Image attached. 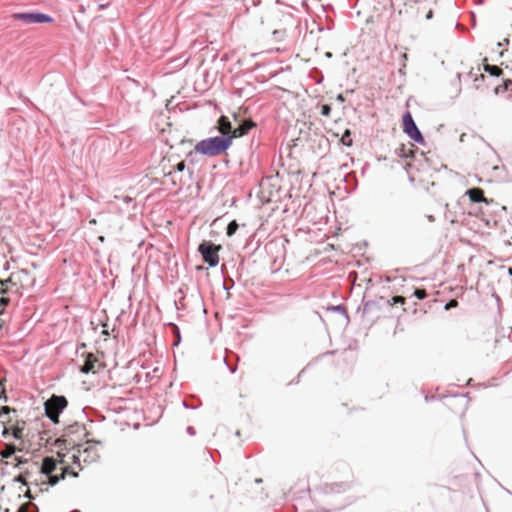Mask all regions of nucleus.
<instances>
[{
  "instance_id": "55",
  "label": "nucleus",
  "mask_w": 512,
  "mask_h": 512,
  "mask_svg": "<svg viewBox=\"0 0 512 512\" xmlns=\"http://www.w3.org/2000/svg\"><path fill=\"white\" fill-rule=\"evenodd\" d=\"M401 58H402L404 61H406V60H407V58H408V57H407V54H406V53H403V54L401 55Z\"/></svg>"
},
{
  "instance_id": "1",
  "label": "nucleus",
  "mask_w": 512,
  "mask_h": 512,
  "mask_svg": "<svg viewBox=\"0 0 512 512\" xmlns=\"http://www.w3.org/2000/svg\"><path fill=\"white\" fill-rule=\"evenodd\" d=\"M233 140L234 135L227 132L207 137L196 143V152H200L206 158L217 157L227 152L232 146Z\"/></svg>"
},
{
  "instance_id": "11",
  "label": "nucleus",
  "mask_w": 512,
  "mask_h": 512,
  "mask_svg": "<svg viewBox=\"0 0 512 512\" xmlns=\"http://www.w3.org/2000/svg\"><path fill=\"white\" fill-rule=\"evenodd\" d=\"M202 157L203 156L201 155L200 152H196V144L194 145V148L186 154L185 161L188 162L187 171L189 173L190 178H192L194 174L193 170L191 169V166L199 164L202 160Z\"/></svg>"
},
{
  "instance_id": "9",
  "label": "nucleus",
  "mask_w": 512,
  "mask_h": 512,
  "mask_svg": "<svg viewBox=\"0 0 512 512\" xmlns=\"http://www.w3.org/2000/svg\"><path fill=\"white\" fill-rule=\"evenodd\" d=\"M67 475H71L72 477H78V472L74 471L72 467L70 466H64L62 467V472L60 474H48L47 475V481L43 482L42 484H47L48 486H55L57 485L61 480H64Z\"/></svg>"
},
{
  "instance_id": "26",
  "label": "nucleus",
  "mask_w": 512,
  "mask_h": 512,
  "mask_svg": "<svg viewBox=\"0 0 512 512\" xmlns=\"http://www.w3.org/2000/svg\"><path fill=\"white\" fill-rule=\"evenodd\" d=\"M237 228H238V224H237V222H236L235 220L231 221V222L228 224L227 228H226V234H227L228 236H232V235H234V234H235V232H236V230H237Z\"/></svg>"
},
{
  "instance_id": "25",
  "label": "nucleus",
  "mask_w": 512,
  "mask_h": 512,
  "mask_svg": "<svg viewBox=\"0 0 512 512\" xmlns=\"http://www.w3.org/2000/svg\"><path fill=\"white\" fill-rule=\"evenodd\" d=\"M312 26H317L318 33H323L327 31L326 28L324 27V24L322 23V18L320 16H318L317 19H314L312 21Z\"/></svg>"
},
{
  "instance_id": "64",
  "label": "nucleus",
  "mask_w": 512,
  "mask_h": 512,
  "mask_svg": "<svg viewBox=\"0 0 512 512\" xmlns=\"http://www.w3.org/2000/svg\"><path fill=\"white\" fill-rule=\"evenodd\" d=\"M508 99H509V100H512V94H510V95L508 96Z\"/></svg>"
},
{
  "instance_id": "42",
  "label": "nucleus",
  "mask_w": 512,
  "mask_h": 512,
  "mask_svg": "<svg viewBox=\"0 0 512 512\" xmlns=\"http://www.w3.org/2000/svg\"><path fill=\"white\" fill-rule=\"evenodd\" d=\"M437 397L435 395H425V402H430L435 400Z\"/></svg>"
},
{
  "instance_id": "60",
  "label": "nucleus",
  "mask_w": 512,
  "mask_h": 512,
  "mask_svg": "<svg viewBox=\"0 0 512 512\" xmlns=\"http://www.w3.org/2000/svg\"><path fill=\"white\" fill-rule=\"evenodd\" d=\"M84 347H85V344H84V343H82V344L80 345V348H84ZM78 349H79V347L76 349V352H78Z\"/></svg>"
},
{
  "instance_id": "50",
  "label": "nucleus",
  "mask_w": 512,
  "mask_h": 512,
  "mask_svg": "<svg viewBox=\"0 0 512 512\" xmlns=\"http://www.w3.org/2000/svg\"><path fill=\"white\" fill-rule=\"evenodd\" d=\"M466 136H467V134H466V133H462V134L460 135V139H459V140H460V142H464V141H465V137H466Z\"/></svg>"
},
{
  "instance_id": "38",
  "label": "nucleus",
  "mask_w": 512,
  "mask_h": 512,
  "mask_svg": "<svg viewBox=\"0 0 512 512\" xmlns=\"http://www.w3.org/2000/svg\"><path fill=\"white\" fill-rule=\"evenodd\" d=\"M230 284L227 283V281H224L223 287L225 290L229 291L234 286V281L230 280Z\"/></svg>"
},
{
  "instance_id": "33",
  "label": "nucleus",
  "mask_w": 512,
  "mask_h": 512,
  "mask_svg": "<svg viewBox=\"0 0 512 512\" xmlns=\"http://www.w3.org/2000/svg\"><path fill=\"white\" fill-rule=\"evenodd\" d=\"M309 366H310V364H308L305 368H303V369L299 372V374H298V376L296 377V379L292 380V381L290 382V384H297V383L299 382L300 377H301V376L306 372V370L309 368Z\"/></svg>"
},
{
  "instance_id": "45",
  "label": "nucleus",
  "mask_w": 512,
  "mask_h": 512,
  "mask_svg": "<svg viewBox=\"0 0 512 512\" xmlns=\"http://www.w3.org/2000/svg\"><path fill=\"white\" fill-rule=\"evenodd\" d=\"M336 100L340 103H344L345 102V97L343 96V94H338L337 97H336Z\"/></svg>"
},
{
  "instance_id": "20",
  "label": "nucleus",
  "mask_w": 512,
  "mask_h": 512,
  "mask_svg": "<svg viewBox=\"0 0 512 512\" xmlns=\"http://www.w3.org/2000/svg\"><path fill=\"white\" fill-rule=\"evenodd\" d=\"M380 309V306H379V303L378 301H375V300H368V301H365L364 304H363V314H368V313H371L375 310H379Z\"/></svg>"
},
{
  "instance_id": "43",
  "label": "nucleus",
  "mask_w": 512,
  "mask_h": 512,
  "mask_svg": "<svg viewBox=\"0 0 512 512\" xmlns=\"http://www.w3.org/2000/svg\"><path fill=\"white\" fill-rule=\"evenodd\" d=\"M485 79V76L483 74H480V75H475L474 77V81L477 82V81H484Z\"/></svg>"
},
{
  "instance_id": "34",
  "label": "nucleus",
  "mask_w": 512,
  "mask_h": 512,
  "mask_svg": "<svg viewBox=\"0 0 512 512\" xmlns=\"http://www.w3.org/2000/svg\"><path fill=\"white\" fill-rule=\"evenodd\" d=\"M0 400H2L4 402H7V400H8L6 391L1 383H0Z\"/></svg>"
},
{
  "instance_id": "44",
  "label": "nucleus",
  "mask_w": 512,
  "mask_h": 512,
  "mask_svg": "<svg viewBox=\"0 0 512 512\" xmlns=\"http://www.w3.org/2000/svg\"><path fill=\"white\" fill-rule=\"evenodd\" d=\"M471 17H472L471 26L475 27L476 26V15L474 12H471Z\"/></svg>"
},
{
  "instance_id": "3",
  "label": "nucleus",
  "mask_w": 512,
  "mask_h": 512,
  "mask_svg": "<svg viewBox=\"0 0 512 512\" xmlns=\"http://www.w3.org/2000/svg\"><path fill=\"white\" fill-rule=\"evenodd\" d=\"M98 354H80L79 357L73 360L74 365L83 374L99 373L105 368V364L98 357Z\"/></svg>"
},
{
  "instance_id": "39",
  "label": "nucleus",
  "mask_w": 512,
  "mask_h": 512,
  "mask_svg": "<svg viewBox=\"0 0 512 512\" xmlns=\"http://www.w3.org/2000/svg\"><path fill=\"white\" fill-rule=\"evenodd\" d=\"M186 432L191 436H194L196 434V430L193 426H187Z\"/></svg>"
},
{
  "instance_id": "19",
  "label": "nucleus",
  "mask_w": 512,
  "mask_h": 512,
  "mask_svg": "<svg viewBox=\"0 0 512 512\" xmlns=\"http://www.w3.org/2000/svg\"><path fill=\"white\" fill-rule=\"evenodd\" d=\"M202 405L201 401L196 395H189L182 401V406L185 409H198Z\"/></svg>"
},
{
  "instance_id": "18",
  "label": "nucleus",
  "mask_w": 512,
  "mask_h": 512,
  "mask_svg": "<svg viewBox=\"0 0 512 512\" xmlns=\"http://www.w3.org/2000/svg\"><path fill=\"white\" fill-rule=\"evenodd\" d=\"M483 70L492 77H500L503 75V70L497 65L489 64L487 57L483 59Z\"/></svg>"
},
{
  "instance_id": "63",
  "label": "nucleus",
  "mask_w": 512,
  "mask_h": 512,
  "mask_svg": "<svg viewBox=\"0 0 512 512\" xmlns=\"http://www.w3.org/2000/svg\"><path fill=\"white\" fill-rule=\"evenodd\" d=\"M25 497L30 498V494H29V493H26V494H25Z\"/></svg>"
},
{
  "instance_id": "23",
  "label": "nucleus",
  "mask_w": 512,
  "mask_h": 512,
  "mask_svg": "<svg viewBox=\"0 0 512 512\" xmlns=\"http://www.w3.org/2000/svg\"><path fill=\"white\" fill-rule=\"evenodd\" d=\"M174 304L177 311L187 312L186 301L183 300L182 297H180V294H178V290L175 292Z\"/></svg>"
},
{
  "instance_id": "8",
  "label": "nucleus",
  "mask_w": 512,
  "mask_h": 512,
  "mask_svg": "<svg viewBox=\"0 0 512 512\" xmlns=\"http://www.w3.org/2000/svg\"><path fill=\"white\" fill-rule=\"evenodd\" d=\"M234 119L237 123V126L233 128L232 132L230 133L234 135V138L242 137L256 127V123L249 118L236 116Z\"/></svg>"
},
{
  "instance_id": "15",
  "label": "nucleus",
  "mask_w": 512,
  "mask_h": 512,
  "mask_svg": "<svg viewBox=\"0 0 512 512\" xmlns=\"http://www.w3.org/2000/svg\"><path fill=\"white\" fill-rule=\"evenodd\" d=\"M350 488L349 482H338V483H331V484H325L324 486V493H341L345 492Z\"/></svg>"
},
{
  "instance_id": "30",
  "label": "nucleus",
  "mask_w": 512,
  "mask_h": 512,
  "mask_svg": "<svg viewBox=\"0 0 512 512\" xmlns=\"http://www.w3.org/2000/svg\"><path fill=\"white\" fill-rule=\"evenodd\" d=\"M413 295H414L417 299H419V300H423V299H425V298H426L427 293H426V291H424V290H422V289H416V290L414 291Z\"/></svg>"
},
{
  "instance_id": "6",
  "label": "nucleus",
  "mask_w": 512,
  "mask_h": 512,
  "mask_svg": "<svg viewBox=\"0 0 512 512\" xmlns=\"http://www.w3.org/2000/svg\"><path fill=\"white\" fill-rule=\"evenodd\" d=\"M68 401L63 395H53L44 403L45 415L54 423L59 419L60 414L67 407Z\"/></svg>"
},
{
  "instance_id": "48",
  "label": "nucleus",
  "mask_w": 512,
  "mask_h": 512,
  "mask_svg": "<svg viewBox=\"0 0 512 512\" xmlns=\"http://www.w3.org/2000/svg\"><path fill=\"white\" fill-rule=\"evenodd\" d=\"M325 57L326 58H332L333 57V53L330 52V51H327V52H325Z\"/></svg>"
},
{
  "instance_id": "57",
  "label": "nucleus",
  "mask_w": 512,
  "mask_h": 512,
  "mask_svg": "<svg viewBox=\"0 0 512 512\" xmlns=\"http://www.w3.org/2000/svg\"><path fill=\"white\" fill-rule=\"evenodd\" d=\"M494 297L497 302H500V297L497 294H494Z\"/></svg>"
},
{
  "instance_id": "17",
  "label": "nucleus",
  "mask_w": 512,
  "mask_h": 512,
  "mask_svg": "<svg viewBox=\"0 0 512 512\" xmlns=\"http://www.w3.org/2000/svg\"><path fill=\"white\" fill-rule=\"evenodd\" d=\"M237 356L238 354H224L221 358V361L226 365L231 373H235L237 370V364L239 361Z\"/></svg>"
},
{
  "instance_id": "24",
  "label": "nucleus",
  "mask_w": 512,
  "mask_h": 512,
  "mask_svg": "<svg viewBox=\"0 0 512 512\" xmlns=\"http://www.w3.org/2000/svg\"><path fill=\"white\" fill-rule=\"evenodd\" d=\"M314 135L315 136H320V141H319V148L320 149H328L329 148L330 142H329V139L325 135H323L317 129L314 131Z\"/></svg>"
},
{
  "instance_id": "52",
  "label": "nucleus",
  "mask_w": 512,
  "mask_h": 512,
  "mask_svg": "<svg viewBox=\"0 0 512 512\" xmlns=\"http://www.w3.org/2000/svg\"><path fill=\"white\" fill-rule=\"evenodd\" d=\"M254 482L256 484H261L263 482L262 478H255Z\"/></svg>"
},
{
  "instance_id": "46",
  "label": "nucleus",
  "mask_w": 512,
  "mask_h": 512,
  "mask_svg": "<svg viewBox=\"0 0 512 512\" xmlns=\"http://www.w3.org/2000/svg\"><path fill=\"white\" fill-rule=\"evenodd\" d=\"M508 43H509V40H508V39H505L503 42H498V43H497V46H498V47H502V46H504V45H508Z\"/></svg>"
},
{
  "instance_id": "2",
  "label": "nucleus",
  "mask_w": 512,
  "mask_h": 512,
  "mask_svg": "<svg viewBox=\"0 0 512 512\" xmlns=\"http://www.w3.org/2000/svg\"><path fill=\"white\" fill-rule=\"evenodd\" d=\"M178 294L186 301L187 313H194L202 310L205 312L204 300L198 288L189 289L186 284H182L178 289Z\"/></svg>"
},
{
  "instance_id": "61",
  "label": "nucleus",
  "mask_w": 512,
  "mask_h": 512,
  "mask_svg": "<svg viewBox=\"0 0 512 512\" xmlns=\"http://www.w3.org/2000/svg\"><path fill=\"white\" fill-rule=\"evenodd\" d=\"M224 352H225V353H228V352H232V351H231L229 348H225V349H224Z\"/></svg>"
},
{
  "instance_id": "16",
  "label": "nucleus",
  "mask_w": 512,
  "mask_h": 512,
  "mask_svg": "<svg viewBox=\"0 0 512 512\" xmlns=\"http://www.w3.org/2000/svg\"><path fill=\"white\" fill-rule=\"evenodd\" d=\"M78 452L84 454L85 463L95 462L100 457L97 449L91 445L86 446L83 450L78 449Z\"/></svg>"
},
{
  "instance_id": "31",
  "label": "nucleus",
  "mask_w": 512,
  "mask_h": 512,
  "mask_svg": "<svg viewBox=\"0 0 512 512\" xmlns=\"http://www.w3.org/2000/svg\"><path fill=\"white\" fill-rule=\"evenodd\" d=\"M186 169V161H180L178 162L174 167L173 170L176 172H183Z\"/></svg>"
},
{
  "instance_id": "47",
  "label": "nucleus",
  "mask_w": 512,
  "mask_h": 512,
  "mask_svg": "<svg viewBox=\"0 0 512 512\" xmlns=\"http://www.w3.org/2000/svg\"><path fill=\"white\" fill-rule=\"evenodd\" d=\"M426 218L428 219L429 222H434L435 221V217L432 214L426 215Z\"/></svg>"
},
{
  "instance_id": "13",
  "label": "nucleus",
  "mask_w": 512,
  "mask_h": 512,
  "mask_svg": "<svg viewBox=\"0 0 512 512\" xmlns=\"http://www.w3.org/2000/svg\"><path fill=\"white\" fill-rule=\"evenodd\" d=\"M58 468V462L53 456H46L43 458L40 472L42 474L48 475L52 474Z\"/></svg>"
},
{
  "instance_id": "5",
  "label": "nucleus",
  "mask_w": 512,
  "mask_h": 512,
  "mask_svg": "<svg viewBox=\"0 0 512 512\" xmlns=\"http://www.w3.org/2000/svg\"><path fill=\"white\" fill-rule=\"evenodd\" d=\"M220 245L215 244L210 240H203L198 246V252L200 253L202 260L209 267H216L219 264V250Z\"/></svg>"
},
{
  "instance_id": "41",
  "label": "nucleus",
  "mask_w": 512,
  "mask_h": 512,
  "mask_svg": "<svg viewBox=\"0 0 512 512\" xmlns=\"http://www.w3.org/2000/svg\"><path fill=\"white\" fill-rule=\"evenodd\" d=\"M473 137L479 139L480 141L485 143L488 147H491V145L487 141H485V139L483 137H481L480 135L474 134Z\"/></svg>"
},
{
  "instance_id": "51",
  "label": "nucleus",
  "mask_w": 512,
  "mask_h": 512,
  "mask_svg": "<svg viewBox=\"0 0 512 512\" xmlns=\"http://www.w3.org/2000/svg\"><path fill=\"white\" fill-rule=\"evenodd\" d=\"M405 67H406V64L404 63L403 66L399 69V73L401 74H405Z\"/></svg>"
},
{
  "instance_id": "22",
  "label": "nucleus",
  "mask_w": 512,
  "mask_h": 512,
  "mask_svg": "<svg viewBox=\"0 0 512 512\" xmlns=\"http://www.w3.org/2000/svg\"><path fill=\"white\" fill-rule=\"evenodd\" d=\"M352 132L350 129H345L341 138L340 143L346 147H351L353 145V140L351 138Z\"/></svg>"
},
{
  "instance_id": "21",
  "label": "nucleus",
  "mask_w": 512,
  "mask_h": 512,
  "mask_svg": "<svg viewBox=\"0 0 512 512\" xmlns=\"http://www.w3.org/2000/svg\"><path fill=\"white\" fill-rule=\"evenodd\" d=\"M512 87V79H503L502 85H498L494 88V93L499 95L501 93L507 92Z\"/></svg>"
},
{
  "instance_id": "36",
  "label": "nucleus",
  "mask_w": 512,
  "mask_h": 512,
  "mask_svg": "<svg viewBox=\"0 0 512 512\" xmlns=\"http://www.w3.org/2000/svg\"><path fill=\"white\" fill-rule=\"evenodd\" d=\"M80 454L81 453L78 452V454H73L72 455L71 459H72V463L73 464H76V465L80 466Z\"/></svg>"
},
{
  "instance_id": "40",
  "label": "nucleus",
  "mask_w": 512,
  "mask_h": 512,
  "mask_svg": "<svg viewBox=\"0 0 512 512\" xmlns=\"http://www.w3.org/2000/svg\"><path fill=\"white\" fill-rule=\"evenodd\" d=\"M403 301H404V300H403V298H402L401 296H394V297H393V302H394L395 304H397V303L402 304V303H403Z\"/></svg>"
},
{
  "instance_id": "28",
  "label": "nucleus",
  "mask_w": 512,
  "mask_h": 512,
  "mask_svg": "<svg viewBox=\"0 0 512 512\" xmlns=\"http://www.w3.org/2000/svg\"><path fill=\"white\" fill-rule=\"evenodd\" d=\"M325 21H326V24H324V27L326 28V30L327 31L333 30L334 26H335L333 19H331L328 15H325Z\"/></svg>"
},
{
  "instance_id": "37",
  "label": "nucleus",
  "mask_w": 512,
  "mask_h": 512,
  "mask_svg": "<svg viewBox=\"0 0 512 512\" xmlns=\"http://www.w3.org/2000/svg\"><path fill=\"white\" fill-rule=\"evenodd\" d=\"M172 174H173V172H172V171L164 172V176H165V177H170V179H171V184H172L173 186H176V185H177V183H176L175 179L172 177Z\"/></svg>"
},
{
  "instance_id": "7",
  "label": "nucleus",
  "mask_w": 512,
  "mask_h": 512,
  "mask_svg": "<svg viewBox=\"0 0 512 512\" xmlns=\"http://www.w3.org/2000/svg\"><path fill=\"white\" fill-rule=\"evenodd\" d=\"M402 129L403 132L415 143L425 145V138L418 128L414 118L409 110H406L402 115Z\"/></svg>"
},
{
  "instance_id": "10",
  "label": "nucleus",
  "mask_w": 512,
  "mask_h": 512,
  "mask_svg": "<svg viewBox=\"0 0 512 512\" xmlns=\"http://www.w3.org/2000/svg\"><path fill=\"white\" fill-rule=\"evenodd\" d=\"M465 195H467L473 203H485L486 205H489L493 202V199H488L484 196V191L479 187L468 189L465 192Z\"/></svg>"
},
{
  "instance_id": "59",
  "label": "nucleus",
  "mask_w": 512,
  "mask_h": 512,
  "mask_svg": "<svg viewBox=\"0 0 512 512\" xmlns=\"http://www.w3.org/2000/svg\"><path fill=\"white\" fill-rule=\"evenodd\" d=\"M106 6H107V5L100 4V5H99V8H100V9H104V8H106Z\"/></svg>"
},
{
  "instance_id": "54",
  "label": "nucleus",
  "mask_w": 512,
  "mask_h": 512,
  "mask_svg": "<svg viewBox=\"0 0 512 512\" xmlns=\"http://www.w3.org/2000/svg\"><path fill=\"white\" fill-rule=\"evenodd\" d=\"M314 30L317 31V26H312L311 30L309 31V34L312 35L314 33Z\"/></svg>"
},
{
  "instance_id": "12",
  "label": "nucleus",
  "mask_w": 512,
  "mask_h": 512,
  "mask_svg": "<svg viewBox=\"0 0 512 512\" xmlns=\"http://www.w3.org/2000/svg\"><path fill=\"white\" fill-rule=\"evenodd\" d=\"M327 312L338 313L340 315V325L347 326L350 322L346 306L343 304L331 305L327 307Z\"/></svg>"
},
{
  "instance_id": "14",
  "label": "nucleus",
  "mask_w": 512,
  "mask_h": 512,
  "mask_svg": "<svg viewBox=\"0 0 512 512\" xmlns=\"http://www.w3.org/2000/svg\"><path fill=\"white\" fill-rule=\"evenodd\" d=\"M418 152V148L414 147V145H410L407 148L404 144L400 145L395 149L394 153L401 159H412L415 157V154Z\"/></svg>"
},
{
  "instance_id": "32",
  "label": "nucleus",
  "mask_w": 512,
  "mask_h": 512,
  "mask_svg": "<svg viewBox=\"0 0 512 512\" xmlns=\"http://www.w3.org/2000/svg\"><path fill=\"white\" fill-rule=\"evenodd\" d=\"M10 412L16 413L17 411H16V409L10 408L8 406L1 407L0 408V417H2L4 415H8Z\"/></svg>"
},
{
  "instance_id": "58",
  "label": "nucleus",
  "mask_w": 512,
  "mask_h": 512,
  "mask_svg": "<svg viewBox=\"0 0 512 512\" xmlns=\"http://www.w3.org/2000/svg\"><path fill=\"white\" fill-rule=\"evenodd\" d=\"M508 273L512 277V268L511 267L508 268Z\"/></svg>"
},
{
  "instance_id": "4",
  "label": "nucleus",
  "mask_w": 512,
  "mask_h": 512,
  "mask_svg": "<svg viewBox=\"0 0 512 512\" xmlns=\"http://www.w3.org/2000/svg\"><path fill=\"white\" fill-rule=\"evenodd\" d=\"M11 19L14 21H20L23 24H46L53 23L54 18L46 13H43L38 10H29L23 12H13L11 14Z\"/></svg>"
},
{
  "instance_id": "62",
  "label": "nucleus",
  "mask_w": 512,
  "mask_h": 512,
  "mask_svg": "<svg viewBox=\"0 0 512 512\" xmlns=\"http://www.w3.org/2000/svg\"><path fill=\"white\" fill-rule=\"evenodd\" d=\"M479 386H483V387H487V385L483 384V383H480L478 384Z\"/></svg>"
},
{
  "instance_id": "27",
  "label": "nucleus",
  "mask_w": 512,
  "mask_h": 512,
  "mask_svg": "<svg viewBox=\"0 0 512 512\" xmlns=\"http://www.w3.org/2000/svg\"><path fill=\"white\" fill-rule=\"evenodd\" d=\"M332 107L330 104H323L321 106V115L329 117L331 115Z\"/></svg>"
},
{
  "instance_id": "56",
  "label": "nucleus",
  "mask_w": 512,
  "mask_h": 512,
  "mask_svg": "<svg viewBox=\"0 0 512 512\" xmlns=\"http://www.w3.org/2000/svg\"><path fill=\"white\" fill-rule=\"evenodd\" d=\"M431 17H432V11H429V12L427 13V15H426V18H427V19H430Z\"/></svg>"
},
{
  "instance_id": "49",
  "label": "nucleus",
  "mask_w": 512,
  "mask_h": 512,
  "mask_svg": "<svg viewBox=\"0 0 512 512\" xmlns=\"http://www.w3.org/2000/svg\"><path fill=\"white\" fill-rule=\"evenodd\" d=\"M14 480H15L16 482H18V483H22V476H21V475H18V476H16V477H15V479H14Z\"/></svg>"
},
{
  "instance_id": "29",
  "label": "nucleus",
  "mask_w": 512,
  "mask_h": 512,
  "mask_svg": "<svg viewBox=\"0 0 512 512\" xmlns=\"http://www.w3.org/2000/svg\"><path fill=\"white\" fill-rule=\"evenodd\" d=\"M448 396H452V397H463V398H467V401H466V405L468 404V401H469V394L468 393H464V394H443L441 396H439V399L442 400Z\"/></svg>"
},
{
  "instance_id": "35",
  "label": "nucleus",
  "mask_w": 512,
  "mask_h": 512,
  "mask_svg": "<svg viewBox=\"0 0 512 512\" xmlns=\"http://www.w3.org/2000/svg\"><path fill=\"white\" fill-rule=\"evenodd\" d=\"M457 304H458V302H457L456 300H450V301H448V302L445 304L444 308H445V310H449V309H451V308L456 307V306H457Z\"/></svg>"
},
{
  "instance_id": "53",
  "label": "nucleus",
  "mask_w": 512,
  "mask_h": 512,
  "mask_svg": "<svg viewBox=\"0 0 512 512\" xmlns=\"http://www.w3.org/2000/svg\"><path fill=\"white\" fill-rule=\"evenodd\" d=\"M472 383H473V378H469V379L467 380L466 385H468V386H472Z\"/></svg>"
}]
</instances>
